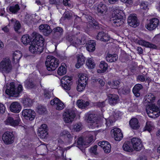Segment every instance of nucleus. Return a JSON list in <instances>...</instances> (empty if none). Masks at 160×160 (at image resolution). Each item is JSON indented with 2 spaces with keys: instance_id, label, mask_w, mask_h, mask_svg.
I'll use <instances>...</instances> for the list:
<instances>
[{
  "instance_id": "obj_1",
  "label": "nucleus",
  "mask_w": 160,
  "mask_h": 160,
  "mask_svg": "<svg viewBox=\"0 0 160 160\" xmlns=\"http://www.w3.org/2000/svg\"><path fill=\"white\" fill-rule=\"evenodd\" d=\"M5 92L6 94L12 97H17L19 93L22 91V87L21 85H19L18 87L16 88L15 83L12 82L9 85H6L5 87Z\"/></svg>"
},
{
  "instance_id": "obj_2",
  "label": "nucleus",
  "mask_w": 160,
  "mask_h": 160,
  "mask_svg": "<svg viewBox=\"0 0 160 160\" xmlns=\"http://www.w3.org/2000/svg\"><path fill=\"white\" fill-rule=\"evenodd\" d=\"M59 63L58 60L54 57L52 56H48L47 57L45 65L48 71L55 70L58 67Z\"/></svg>"
},
{
  "instance_id": "obj_3",
  "label": "nucleus",
  "mask_w": 160,
  "mask_h": 160,
  "mask_svg": "<svg viewBox=\"0 0 160 160\" xmlns=\"http://www.w3.org/2000/svg\"><path fill=\"white\" fill-rule=\"evenodd\" d=\"M12 66L9 59L5 58L0 63V71L2 73H8L11 70Z\"/></svg>"
},
{
  "instance_id": "obj_4",
  "label": "nucleus",
  "mask_w": 160,
  "mask_h": 160,
  "mask_svg": "<svg viewBox=\"0 0 160 160\" xmlns=\"http://www.w3.org/2000/svg\"><path fill=\"white\" fill-rule=\"evenodd\" d=\"M76 116L74 111L71 109L65 110L63 115V119L66 123H71Z\"/></svg>"
},
{
  "instance_id": "obj_5",
  "label": "nucleus",
  "mask_w": 160,
  "mask_h": 160,
  "mask_svg": "<svg viewBox=\"0 0 160 160\" xmlns=\"http://www.w3.org/2000/svg\"><path fill=\"white\" fill-rule=\"evenodd\" d=\"M2 139L4 143L7 145L12 143L14 139V137L12 132L7 131L3 134Z\"/></svg>"
},
{
  "instance_id": "obj_6",
  "label": "nucleus",
  "mask_w": 160,
  "mask_h": 160,
  "mask_svg": "<svg viewBox=\"0 0 160 160\" xmlns=\"http://www.w3.org/2000/svg\"><path fill=\"white\" fill-rule=\"evenodd\" d=\"M88 80V78L85 74L81 75L78 80L79 84L77 88L78 91L81 92L85 89Z\"/></svg>"
},
{
  "instance_id": "obj_7",
  "label": "nucleus",
  "mask_w": 160,
  "mask_h": 160,
  "mask_svg": "<svg viewBox=\"0 0 160 160\" xmlns=\"http://www.w3.org/2000/svg\"><path fill=\"white\" fill-rule=\"evenodd\" d=\"M131 142L133 150L137 151H140L143 145L141 140L137 138H133L131 139Z\"/></svg>"
},
{
  "instance_id": "obj_8",
  "label": "nucleus",
  "mask_w": 160,
  "mask_h": 160,
  "mask_svg": "<svg viewBox=\"0 0 160 160\" xmlns=\"http://www.w3.org/2000/svg\"><path fill=\"white\" fill-rule=\"evenodd\" d=\"M32 44L29 47V51L33 54H40L42 53L43 50V44L39 45L31 42Z\"/></svg>"
},
{
  "instance_id": "obj_9",
  "label": "nucleus",
  "mask_w": 160,
  "mask_h": 160,
  "mask_svg": "<svg viewBox=\"0 0 160 160\" xmlns=\"http://www.w3.org/2000/svg\"><path fill=\"white\" fill-rule=\"evenodd\" d=\"M72 78L69 77L65 76L61 79V83L62 87L65 89L69 90L72 84Z\"/></svg>"
},
{
  "instance_id": "obj_10",
  "label": "nucleus",
  "mask_w": 160,
  "mask_h": 160,
  "mask_svg": "<svg viewBox=\"0 0 160 160\" xmlns=\"http://www.w3.org/2000/svg\"><path fill=\"white\" fill-rule=\"evenodd\" d=\"M22 115L27 120L32 121L35 118L36 113L35 112L31 109H25L23 110Z\"/></svg>"
},
{
  "instance_id": "obj_11",
  "label": "nucleus",
  "mask_w": 160,
  "mask_h": 160,
  "mask_svg": "<svg viewBox=\"0 0 160 160\" xmlns=\"http://www.w3.org/2000/svg\"><path fill=\"white\" fill-rule=\"evenodd\" d=\"M52 38L55 39H59L62 36L63 30L62 28L59 27L54 28L51 32Z\"/></svg>"
},
{
  "instance_id": "obj_12",
  "label": "nucleus",
  "mask_w": 160,
  "mask_h": 160,
  "mask_svg": "<svg viewBox=\"0 0 160 160\" xmlns=\"http://www.w3.org/2000/svg\"><path fill=\"white\" fill-rule=\"evenodd\" d=\"M159 20L156 18H152L149 20V22L145 25V27L149 30L155 29L158 25Z\"/></svg>"
},
{
  "instance_id": "obj_13",
  "label": "nucleus",
  "mask_w": 160,
  "mask_h": 160,
  "mask_svg": "<svg viewBox=\"0 0 160 160\" xmlns=\"http://www.w3.org/2000/svg\"><path fill=\"white\" fill-rule=\"evenodd\" d=\"M66 38L67 40L71 43V45L76 47H77L78 44H82L81 40L75 35L69 34L68 35Z\"/></svg>"
},
{
  "instance_id": "obj_14",
  "label": "nucleus",
  "mask_w": 160,
  "mask_h": 160,
  "mask_svg": "<svg viewBox=\"0 0 160 160\" xmlns=\"http://www.w3.org/2000/svg\"><path fill=\"white\" fill-rule=\"evenodd\" d=\"M50 104L52 105H55L56 109L58 110H62L64 107V103L57 98H55L50 102Z\"/></svg>"
},
{
  "instance_id": "obj_15",
  "label": "nucleus",
  "mask_w": 160,
  "mask_h": 160,
  "mask_svg": "<svg viewBox=\"0 0 160 160\" xmlns=\"http://www.w3.org/2000/svg\"><path fill=\"white\" fill-rule=\"evenodd\" d=\"M97 116L95 114H90L86 118V121L88 123H92V125L94 127H98L97 125L98 122L97 119Z\"/></svg>"
},
{
  "instance_id": "obj_16",
  "label": "nucleus",
  "mask_w": 160,
  "mask_h": 160,
  "mask_svg": "<svg viewBox=\"0 0 160 160\" xmlns=\"http://www.w3.org/2000/svg\"><path fill=\"white\" fill-rule=\"evenodd\" d=\"M39 29L40 31L46 36H48L52 32L50 27L48 24H41L39 27Z\"/></svg>"
},
{
  "instance_id": "obj_17",
  "label": "nucleus",
  "mask_w": 160,
  "mask_h": 160,
  "mask_svg": "<svg viewBox=\"0 0 160 160\" xmlns=\"http://www.w3.org/2000/svg\"><path fill=\"white\" fill-rule=\"evenodd\" d=\"M128 22L131 26L136 27L139 25L137 17L135 15H131L128 18Z\"/></svg>"
},
{
  "instance_id": "obj_18",
  "label": "nucleus",
  "mask_w": 160,
  "mask_h": 160,
  "mask_svg": "<svg viewBox=\"0 0 160 160\" xmlns=\"http://www.w3.org/2000/svg\"><path fill=\"white\" fill-rule=\"evenodd\" d=\"M32 42L37 44L39 45H41V44H42L43 46L44 39L42 35L38 33H36L34 34Z\"/></svg>"
},
{
  "instance_id": "obj_19",
  "label": "nucleus",
  "mask_w": 160,
  "mask_h": 160,
  "mask_svg": "<svg viewBox=\"0 0 160 160\" xmlns=\"http://www.w3.org/2000/svg\"><path fill=\"white\" fill-rule=\"evenodd\" d=\"M10 109L11 112L18 113L21 111V106L19 103L15 102L11 103L10 107Z\"/></svg>"
},
{
  "instance_id": "obj_20",
  "label": "nucleus",
  "mask_w": 160,
  "mask_h": 160,
  "mask_svg": "<svg viewBox=\"0 0 160 160\" xmlns=\"http://www.w3.org/2000/svg\"><path fill=\"white\" fill-rule=\"evenodd\" d=\"M111 133L114 134L115 140L120 141L123 138L122 133L118 128H115L111 130Z\"/></svg>"
},
{
  "instance_id": "obj_21",
  "label": "nucleus",
  "mask_w": 160,
  "mask_h": 160,
  "mask_svg": "<svg viewBox=\"0 0 160 160\" xmlns=\"http://www.w3.org/2000/svg\"><path fill=\"white\" fill-rule=\"evenodd\" d=\"M97 38L98 40L104 42L108 41L110 38V36L108 34L103 32H99L97 35Z\"/></svg>"
},
{
  "instance_id": "obj_22",
  "label": "nucleus",
  "mask_w": 160,
  "mask_h": 160,
  "mask_svg": "<svg viewBox=\"0 0 160 160\" xmlns=\"http://www.w3.org/2000/svg\"><path fill=\"white\" fill-rule=\"evenodd\" d=\"M20 122L19 119L14 120L13 118L11 117H8L5 121L6 124L10 125L13 127L18 126Z\"/></svg>"
},
{
  "instance_id": "obj_23",
  "label": "nucleus",
  "mask_w": 160,
  "mask_h": 160,
  "mask_svg": "<svg viewBox=\"0 0 160 160\" xmlns=\"http://www.w3.org/2000/svg\"><path fill=\"white\" fill-rule=\"evenodd\" d=\"M108 97L109 103L111 105H115L118 101L119 97L117 95L110 94Z\"/></svg>"
},
{
  "instance_id": "obj_24",
  "label": "nucleus",
  "mask_w": 160,
  "mask_h": 160,
  "mask_svg": "<svg viewBox=\"0 0 160 160\" xmlns=\"http://www.w3.org/2000/svg\"><path fill=\"white\" fill-rule=\"evenodd\" d=\"M158 107L155 104H152L148 109H146V111L149 117L152 118H155V116L153 115V112L155 110H158Z\"/></svg>"
},
{
  "instance_id": "obj_25",
  "label": "nucleus",
  "mask_w": 160,
  "mask_h": 160,
  "mask_svg": "<svg viewBox=\"0 0 160 160\" xmlns=\"http://www.w3.org/2000/svg\"><path fill=\"white\" fill-rule=\"evenodd\" d=\"M129 124L131 127L134 130L138 129L140 127L138 121L136 118H133L131 119L129 121Z\"/></svg>"
},
{
  "instance_id": "obj_26",
  "label": "nucleus",
  "mask_w": 160,
  "mask_h": 160,
  "mask_svg": "<svg viewBox=\"0 0 160 160\" xmlns=\"http://www.w3.org/2000/svg\"><path fill=\"white\" fill-rule=\"evenodd\" d=\"M95 42L94 40H90L86 44V48L89 52H93L95 50Z\"/></svg>"
},
{
  "instance_id": "obj_27",
  "label": "nucleus",
  "mask_w": 160,
  "mask_h": 160,
  "mask_svg": "<svg viewBox=\"0 0 160 160\" xmlns=\"http://www.w3.org/2000/svg\"><path fill=\"white\" fill-rule=\"evenodd\" d=\"M143 86L141 84H136L133 88L132 92L135 95L138 97L140 95V91L142 88Z\"/></svg>"
},
{
  "instance_id": "obj_28",
  "label": "nucleus",
  "mask_w": 160,
  "mask_h": 160,
  "mask_svg": "<svg viewBox=\"0 0 160 160\" xmlns=\"http://www.w3.org/2000/svg\"><path fill=\"white\" fill-rule=\"evenodd\" d=\"M77 63L76 64V67L78 68L84 64L85 62V58L82 54H80L77 57Z\"/></svg>"
},
{
  "instance_id": "obj_29",
  "label": "nucleus",
  "mask_w": 160,
  "mask_h": 160,
  "mask_svg": "<svg viewBox=\"0 0 160 160\" xmlns=\"http://www.w3.org/2000/svg\"><path fill=\"white\" fill-rule=\"evenodd\" d=\"M108 8L106 5L102 3H100L97 7V11L101 14H104L106 12Z\"/></svg>"
},
{
  "instance_id": "obj_30",
  "label": "nucleus",
  "mask_w": 160,
  "mask_h": 160,
  "mask_svg": "<svg viewBox=\"0 0 160 160\" xmlns=\"http://www.w3.org/2000/svg\"><path fill=\"white\" fill-rule=\"evenodd\" d=\"M131 142L126 141L123 144L122 148L123 149L127 152H132L134 150L132 146L131 145Z\"/></svg>"
},
{
  "instance_id": "obj_31",
  "label": "nucleus",
  "mask_w": 160,
  "mask_h": 160,
  "mask_svg": "<svg viewBox=\"0 0 160 160\" xmlns=\"http://www.w3.org/2000/svg\"><path fill=\"white\" fill-rule=\"evenodd\" d=\"M95 135L94 132H89L88 136L86 138L84 141L85 145H88L90 144L93 140V136Z\"/></svg>"
},
{
  "instance_id": "obj_32",
  "label": "nucleus",
  "mask_w": 160,
  "mask_h": 160,
  "mask_svg": "<svg viewBox=\"0 0 160 160\" xmlns=\"http://www.w3.org/2000/svg\"><path fill=\"white\" fill-rule=\"evenodd\" d=\"M99 67L101 70H98L99 73H104L106 72L108 68V64L104 61H102L100 62L99 65Z\"/></svg>"
},
{
  "instance_id": "obj_33",
  "label": "nucleus",
  "mask_w": 160,
  "mask_h": 160,
  "mask_svg": "<svg viewBox=\"0 0 160 160\" xmlns=\"http://www.w3.org/2000/svg\"><path fill=\"white\" fill-rule=\"evenodd\" d=\"M89 102L88 101L85 102L82 99L78 100L77 102L78 107L80 108H84L89 105Z\"/></svg>"
},
{
  "instance_id": "obj_34",
  "label": "nucleus",
  "mask_w": 160,
  "mask_h": 160,
  "mask_svg": "<svg viewBox=\"0 0 160 160\" xmlns=\"http://www.w3.org/2000/svg\"><path fill=\"white\" fill-rule=\"evenodd\" d=\"M31 38L29 35L25 34L22 36L21 40L24 44L27 45L31 42Z\"/></svg>"
},
{
  "instance_id": "obj_35",
  "label": "nucleus",
  "mask_w": 160,
  "mask_h": 160,
  "mask_svg": "<svg viewBox=\"0 0 160 160\" xmlns=\"http://www.w3.org/2000/svg\"><path fill=\"white\" fill-rule=\"evenodd\" d=\"M107 61L112 62L116 61L118 58V56L115 54H109L106 57Z\"/></svg>"
},
{
  "instance_id": "obj_36",
  "label": "nucleus",
  "mask_w": 160,
  "mask_h": 160,
  "mask_svg": "<svg viewBox=\"0 0 160 160\" xmlns=\"http://www.w3.org/2000/svg\"><path fill=\"white\" fill-rule=\"evenodd\" d=\"M22 55L19 51H16L14 52L13 55L12 60L14 62L17 63L22 57Z\"/></svg>"
},
{
  "instance_id": "obj_37",
  "label": "nucleus",
  "mask_w": 160,
  "mask_h": 160,
  "mask_svg": "<svg viewBox=\"0 0 160 160\" xmlns=\"http://www.w3.org/2000/svg\"><path fill=\"white\" fill-rule=\"evenodd\" d=\"M155 97L154 96L153 94L150 93L147 94L145 98L146 102H148L149 103L153 102L155 100Z\"/></svg>"
},
{
  "instance_id": "obj_38",
  "label": "nucleus",
  "mask_w": 160,
  "mask_h": 160,
  "mask_svg": "<svg viewBox=\"0 0 160 160\" xmlns=\"http://www.w3.org/2000/svg\"><path fill=\"white\" fill-rule=\"evenodd\" d=\"M64 63H62L61 66L58 68L57 73L58 75L60 76H62L65 74L66 73V68L64 66Z\"/></svg>"
},
{
  "instance_id": "obj_39",
  "label": "nucleus",
  "mask_w": 160,
  "mask_h": 160,
  "mask_svg": "<svg viewBox=\"0 0 160 160\" xmlns=\"http://www.w3.org/2000/svg\"><path fill=\"white\" fill-rule=\"evenodd\" d=\"M123 13L122 11L118 9H115L112 13V18L118 17L119 18L120 17H123Z\"/></svg>"
},
{
  "instance_id": "obj_40",
  "label": "nucleus",
  "mask_w": 160,
  "mask_h": 160,
  "mask_svg": "<svg viewBox=\"0 0 160 160\" xmlns=\"http://www.w3.org/2000/svg\"><path fill=\"white\" fill-rule=\"evenodd\" d=\"M60 135L62 137H67L69 139L68 142H70L72 139V136L70 134V132L67 131H63L61 133Z\"/></svg>"
},
{
  "instance_id": "obj_41",
  "label": "nucleus",
  "mask_w": 160,
  "mask_h": 160,
  "mask_svg": "<svg viewBox=\"0 0 160 160\" xmlns=\"http://www.w3.org/2000/svg\"><path fill=\"white\" fill-rule=\"evenodd\" d=\"M25 86L27 88L30 89L33 88L35 84L33 81L30 79H27L24 82Z\"/></svg>"
},
{
  "instance_id": "obj_42",
  "label": "nucleus",
  "mask_w": 160,
  "mask_h": 160,
  "mask_svg": "<svg viewBox=\"0 0 160 160\" xmlns=\"http://www.w3.org/2000/svg\"><path fill=\"white\" fill-rule=\"evenodd\" d=\"M23 105L26 107H30L32 104V100L28 98H25L22 100Z\"/></svg>"
},
{
  "instance_id": "obj_43",
  "label": "nucleus",
  "mask_w": 160,
  "mask_h": 160,
  "mask_svg": "<svg viewBox=\"0 0 160 160\" xmlns=\"http://www.w3.org/2000/svg\"><path fill=\"white\" fill-rule=\"evenodd\" d=\"M89 22L91 23L90 24L93 27L96 29H98L100 28V26L99 25L98 23L94 21V20L91 17H88Z\"/></svg>"
},
{
  "instance_id": "obj_44",
  "label": "nucleus",
  "mask_w": 160,
  "mask_h": 160,
  "mask_svg": "<svg viewBox=\"0 0 160 160\" xmlns=\"http://www.w3.org/2000/svg\"><path fill=\"white\" fill-rule=\"evenodd\" d=\"M144 128L145 130L148 131L149 132H150L154 129L153 123L151 121L147 122Z\"/></svg>"
},
{
  "instance_id": "obj_45",
  "label": "nucleus",
  "mask_w": 160,
  "mask_h": 160,
  "mask_svg": "<svg viewBox=\"0 0 160 160\" xmlns=\"http://www.w3.org/2000/svg\"><path fill=\"white\" fill-rule=\"evenodd\" d=\"M86 64L88 68L90 69L93 68L95 66L94 61L92 58H89L86 61Z\"/></svg>"
},
{
  "instance_id": "obj_46",
  "label": "nucleus",
  "mask_w": 160,
  "mask_h": 160,
  "mask_svg": "<svg viewBox=\"0 0 160 160\" xmlns=\"http://www.w3.org/2000/svg\"><path fill=\"white\" fill-rule=\"evenodd\" d=\"M19 6L18 4L11 6L9 8L10 11L13 13H16L20 10Z\"/></svg>"
},
{
  "instance_id": "obj_47",
  "label": "nucleus",
  "mask_w": 160,
  "mask_h": 160,
  "mask_svg": "<svg viewBox=\"0 0 160 160\" xmlns=\"http://www.w3.org/2000/svg\"><path fill=\"white\" fill-rule=\"evenodd\" d=\"M38 136L40 137V138L42 139L46 138L48 135L47 131H42L40 129H38Z\"/></svg>"
},
{
  "instance_id": "obj_48",
  "label": "nucleus",
  "mask_w": 160,
  "mask_h": 160,
  "mask_svg": "<svg viewBox=\"0 0 160 160\" xmlns=\"http://www.w3.org/2000/svg\"><path fill=\"white\" fill-rule=\"evenodd\" d=\"M110 21L112 25L115 27L120 26L122 25L123 23L122 20H118V22L116 21H113V20H111Z\"/></svg>"
},
{
  "instance_id": "obj_49",
  "label": "nucleus",
  "mask_w": 160,
  "mask_h": 160,
  "mask_svg": "<svg viewBox=\"0 0 160 160\" xmlns=\"http://www.w3.org/2000/svg\"><path fill=\"white\" fill-rule=\"evenodd\" d=\"M46 111V108L44 107L39 105L37 107V112L39 114H42Z\"/></svg>"
},
{
  "instance_id": "obj_50",
  "label": "nucleus",
  "mask_w": 160,
  "mask_h": 160,
  "mask_svg": "<svg viewBox=\"0 0 160 160\" xmlns=\"http://www.w3.org/2000/svg\"><path fill=\"white\" fill-rule=\"evenodd\" d=\"M43 95L45 98H50L51 96V92L49 90L45 89L44 91Z\"/></svg>"
},
{
  "instance_id": "obj_51",
  "label": "nucleus",
  "mask_w": 160,
  "mask_h": 160,
  "mask_svg": "<svg viewBox=\"0 0 160 160\" xmlns=\"http://www.w3.org/2000/svg\"><path fill=\"white\" fill-rule=\"evenodd\" d=\"M82 125L81 123L76 124L73 126V129L76 132L79 131L82 129Z\"/></svg>"
},
{
  "instance_id": "obj_52",
  "label": "nucleus",
  "mask_w": 160,
  "mask_h": 160,
  "mask_svg": "<svg viewBox=\"0 0 160 160\" xmlns=\"http://www.w3.org/2000/svg\"><path fill=\"white\" fill-rule=\"evenodd\" d=\"M120 83V82L119 81H114L112 82L111 88H112L117 89Z\"/></svg>"
},
{
  "instance_id": "obj_53",
  "label": "nucleus",
  "mask_w": 160,
  "mask_h": 160,
  "mask_svg": "<svg viewBox=\"0 0 160 160\" xmlns=\"http://www.w3.org/2000/svg\"><path fill=\"white\" fill-rule=\"evenodd\" d=\"M121 91L123 94H127L129 93L130 89L128 87H125L122 88Z\"/></svg>"
},
{
  "instance_id": "obj_54",
  "label": "nucleus",
  "mask_w": 160,
  "mask_h": 160,
  "mask_svg": "<svg viewBox=\"0 0 160 160\" xmlns=\"http://www.w3.org/2000/svg\"><path fill=\"white\" fill-rule=\"evenodd\" d=\"M21 27V25L20 22L16 20L14 24V28L16 31H18Z\"/></svg>"
},
{
  "instance_id": "obj_55",
  "label": "nucleus",
  "mask_w": 160,
  "mask_h": 160,
  "mask_svg": "<svg viewBox=\"0 0 160 160\" xmlns=\"http://www.w3.org/2000/svg\"><path fill=\"white\" fill-rule=\"evenodd\" d=\"M77 144L78 145H81L82 146H85V141L83 140V138L81 137H80L78 138L77 142Z\"/></svg>"
},
{
  "instance_id": "obj_56",
  "label": "nucleus",
  "mask_w": 160,
  "mask_h": 160,
  "mask_svg": "<svg viewBox=\"0 0 160 160\" xmlns=\"http://www.w3.org/2000/svg\"><path fill=\"white\" fill-rule=\"evenodd\" d=\"M108 144H110L107 141H102V142H99L98 143V145L103 148V146L107 147Z\"/></svg>"
},
{
  "instance_id": "obj_57",
  "label": "nucleus",
  "mask_w": 160,
  "mask_h": 160,
  "mask_svg": "<svg viewBox=\"0 0 160 160\" xmlns=\"http://www.w3.org/2000/svg\"><path fill=\"white\" fill-rule=\"evenodd\" d=\"M103 149L104 151L106 153H109L111 151V146L110 144H108V146H103Z\"/></svg>"
},
{
  "instance_id": "obj_58",
  "label": "nucleus",
  "mask_w": 160,
  "mask_h": 160,
  "mask_svg": "<svg viewBox=\"0 0 160 160\" xmlns=\"http://www.w3.org/2000/svg\"><path fill=\"white\" fill-rule=\"evenodd\" d=\"M96 105L99 108H102L105 106V101L98 102L96 103Z\"/></svg>"
},
{
  "instance_id": "obj_59",
  "label": "nucleus",
  "mask_w": 160,
  "mask_h": 160,
  "mask_svg": "<svg viewBox=\"0 0 160 160\" xmlns=\"http://www.w3.org/2000/svg\"><path fill=\"white\" fill-rule=\"evenodd\" d=\"M147 42L142 40H140L138 41V43L139 45L146 47Z\"/></svg>"
},
{
  "instance_id": "obj_60",
  "label": "nucleus",
  "mask_w": 160,
  "mask_h": 160,
  "mask_svg": "<svg viewBox=\"0 0 160 160\" xmlns=\"http://www.w3.org/2000/svg\"><path fill=\"white\" fill-rule=\"evenodd\" d=\"M153 115H154L155 118L158 117L160 115V111H159V109L158 108V110H155L153 111Z\"/></svg>"
},
{
  "instance_id": "obj_61",
  "label": "nucleus",
  "mask_w": 160,
  "mask_h": 160,
  "mask_svg": "<svg viewBox=\"0 0 160 160\" xmlns=\"http://www.w3.org/2000/svg\"><path fill=\"white\" fill-rule=\"evenodd\" d=\"M40 129L42 131H47V126L46 124H42L40 127L38 129Z\"/></svg>"
},
{
  "instance_id": "obj_62",
  "label": "nucleus",
  "mask_w": 160,
  "mask_h": 160,
  "mask_svg": "<svg viewBox=\"0 0 160 160\" xmlns=\"http://www.w3.org/2000/svg\"><path fill=\"white\" fill-rule=\"evenodd\" d=\"M98 146L97 145H95L93 147L91 148L90 150L91 152L95 154H97V150Z\"/></svg>"
},
{
  "instance_id": "obj_63",
  "label": "nucleus",
  "mask_w": 160,
  "mask_h": 160,
  "mask_svg": "<svg viewBox=\"0 0 160 160\" xmlns=\"http://www.w3.org/2000/svg\"><path fill=\"white\" fill-rule=\"evenodd\" d=\"M146 47L152 48H156V46L153 44L149 42H147Z\"/></svg>"
},
{
  "instance_id": "obj_64",
  "label": "nucleus",
  "mask_w": 160,
  "mask_h": 160,
  "mask_svg": "<svg viewBox=\"0 0 160 160\" xmlns=\"http://www.w3.org/2000/svg\"><path fill=\"white\" fill-rule=\"evenodd\" d=\"M137 79L141 82H143L145 80V78L143 76L139 75L137 78Z\"/></svg>"
}]
</instances>
